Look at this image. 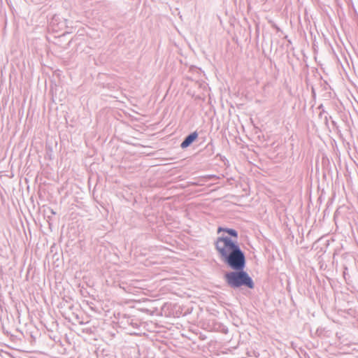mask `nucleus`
<instances>
[{
	"instance_id": "20e7f679",
	"label": "nucleus",
	"mask_w": 358,
	"mask_h": 358,
	"mask_svg": "<svg viewBox=\"0 0 358 358\" xmlns=\"http://www.w3.org/2000/svg\"><path fill=\"white\" fill-rule=\"evenodd\" d=\"M213 142H212V141H210V143H208L206 145V149H210V150H212V149H213Z\"/></svg>"
},
{
	"instance_id": "f03ea898",
	"label": "nucleus",
	"mask_w": 358,
	"mask_h": 358,
	"mask_svg": "<svg viewBox=\"0 0 358 358\" xmlns=\"http://www.w3.org/2000/svg\"><path fill=\"white\" fill-rule=\"evenodd\" d=\"M198 136H199V134H198L197 131H196L190 133L189 135H187L184 138V140L182 141V142L180 144V148L182 149H185V148H188L189 146H190L192 144V143L194 142L197 139Z\"/></svg>"
},
{
	"instance_id": "f257e3e1",
	"label": "nucleus",
	"mask_w": 358,
	"mask_h": 358,
	"mask_svg": "<svg viewBox=\"0 0 358 358\" xmlns=\"http://www.w3.org/2000/svg\"><path fill=\"white\" fill-rule=\"evenodd\" d=\"M215 247L220 260L232 270L224 275L227 285L234 289L241 287L253 289V280L245 271V254L241 249L238 243L229 237L220 236L215 243Z\"/></svg>"
},
{
	"instance_id": "7ed1b4c3",
	"label": "nucleus",
	"mask_w": 358,
	"mask_h": 358,
	"mask_svg": "<svg viewBox=\"0 0 358 358\" xmlns=\"http://www.w3.org/2000/svg\"><path fill=\"white\" fill-rule=\"evenodd\" d=\"M217 231L218 232H220V231H224L226 233H227L229 234V237L233 240V241H236L237 243H238V231L236 230V229H231V228H224V227H220L217 229ZM227 237H228V236H226Z\"/></svg>"
}]
</instances>
